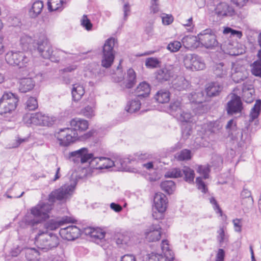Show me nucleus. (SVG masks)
<instances>
[{"label": "nucleus", "instance_id": "1", "mask_svg": "<svg viewBox=\"0 0 261 261\" xmlns=\"http://www.w3.org/2000/svg\"><path fill=\"white\" fill-rule=\"evenodd\" d=\"M52 209V204L40 202L31 209V213L24 216L22 222L27 225L34 226L39 223L41 220L48 218V214Z\"/></svg>", "mask_w": 261, "mask_h": 261}, {"label": "nucleus", "instance_id": "2", "mask_svg": "<svg viewBox=\"0 0 261 261\" xmlns=\"http://www.w3.org/2000/svg\"><path fill=\"white\" fill-rule=\"evenodd\" d=\"M33 46L43 58L49 59L54 62H58L60 61L61 53L69 54L59 49L54 50L49 41L45 36H42L35 41Z\"/></svg>", "mask_w": 261, "mask_h": 261}, {"label": "nucleus", "instance_id": "3", "mask_svg": "<svg viewBox=\"0 0 261 261\" xmlns=\"http://www.w3.org/2000/svg\"><path fill=\"white\" fill-rule=\"evenodd\" d=\"M18 97L11 92H5L0 98V115L10 121L18 102Z\"/></svg>", "mask_w": 261, "mask_h": 261}, {"label": "nucleus", "instance_id": "4", "mask_svg": "<svg viewBox=\"0 0 261 261\" xmlns=\"http://www.w3.org/2000/svg\"><path fill=\"white\" fill-rule=\"evenodd\" d=\"M69 159L74 163L84 164L89 162L91 168L98 169L100 168L99 162L101 161V157H94L93 153H89L88 149L84 147L70 152Z\"/></svg>", "mask_w": 261, "mask_h": 261}, {"label": "nucleus", "instance_id": "5", "mask_svg": "<svg viewBox=\"0 0 261 261\" xmlns=\"http://www.w3.org/2000/svg\"><path fill=\"white\" fill-rule=\"evenodd\" d=\"M35 243L39 249L47 251L58 246L59 238L56 234L39 230L35 237Z\"/></svg>", "mask_w": 261, "mask_h": 261}, {"label": "nucleus", "instance_id": "6", "mask_svg": "<svg viewBox=\"0 0 261 261\" xmlns=\"http://www.w3.org/2000/svg\"><path fill=\"white\" fill-rule=\"evenodd\" d=\"M5 58L9 64L17 66L20 68L27 67L31 63L29 54L20 51L8 52Z\"/></svg>", "mask_w": 261, "mask_h": 261}, {"label": "nucleus", "instance_id": "7", "mask_svg": "<svg viewBox=\"0 0 261 261\" xmlns=\"http://www.w3.org/2000/svg\"><path fill=\"white\" fill-rule=\"evenodd\" d=\"M115 39L111 38L106 41L103 46L101 62V66L106 68L110 67L113 63L115 55Z\"/></svg>", "mask_w": 261, "mask_h": 261}, {"label": "nucleus", "instance_id": "8", "mask_svg": "<svg viewBox=\"0 0 261 261\" xmlns=\"http://www.w3.org/2000/svg\"><path fill=\"white\" fill-rule=\"evenodd\" d=\"M74 186L72 184H65L60 188L53 191L48 195V200L54 206V203L56 200H66L73 193Z\"/></svg>", "mask_w": 261, "mask_h": 261}, {"label": "nucleus", "instance_id": "9", "mask_svg": "<svg viewBox=\"0 0 261 261\" xmlns=\"http://www.w3.org/2000/svg\"><path fill=\"white\" fill-rule=\"evenodd\" d=\"M61 146H68L76 140L78 137L75 130L69 127L61 128L55 134Z\"/></svg>", "mask_w": 261, "mask_h": 261}, {"label": "nucleus", "instance_id": "10", "mask_svg": "<svg viewBox=\"0 0 261 261\" xmlns=\"http://www.w3.org/2000/svg\"><path fill=\"white\" fill-rule=\"evenodd\" d=\"M184 63L186 68L192 70H201L205 68L202 58L195 54L186 55L184 58Z\"/></svg>", "mask_w": 261, "mask_h": 261}, {"label": "nucleus", "instance_id": "11", "mask_svg": "<svg viewBox=\"0 0 261 261\" xmlns=\"http://www.w3.org/2000/svg\"><path fill=\"white\" fill-rule=\"evenodd\" d=\"M198 38L199 44H201L206 48H212L218 44L216 36L211 29L202 31L198 35Z\"/></svg>", "mask_w": 261, "mask_h": 261}, {"label": "nucleus", "instance_id": "12", "mask_svg": "<svg viewBox=\"0 0 261 261\" xmlns=\"http://www.w3.org/2000/svg\"><path fill=\"white\" fill-rule=\"evenodd\" d=\"M243 109V103L240 97L235 94H232L231 95V99L227 102L226 107L227 114L229 115H232L241 113Z\"/></svg>", "mask_w": 261, "mask_h": 261}, {"label": "nucleus", "instance_id": "13", "mask_svg": "<svg viewBox=\"0 0 261 261\" xmlns=\"http://www.w3.org/2000/svg\"><path fill=\"white\" fill-rule=\"evenodd\" d=\"M217 16V21L221 20L225 16H232L234 14L233 9L226 3H220L218 4L214 12Z\"/></svg>", "mask_w": 261, "mask_h": 261}, {"label": "nucleus", "instance_id": "14", "mask_svg": "<svg viewBox=\"0 0 261 261\" xmlns=\"http://www.w3.org/2000/svg\"><path fill=\"white\" fill-rule=\"evenodd\" d=\"M31 121L36 125L49 126L54 124L56 118L49 117L41 113H37L31 117Z\"/></svg>", "mask_w": 261, "mask_h": 261}, {"label": "nucleus", "instance_id": "15", "mask_svg": "<svg viewBox=\"0 0 261 261\" xmlns=\"http://www.w3.org/2000/svg\"><path fill=\"white\" fill-rule=\"evenodd\" d=\"M61 236L68 241H72L77 238L81 234V230L75 225H70L60 230Z\"/></svg>", "mask_w": 261, "mask_h": 261}, {"label": "nucleus", "instance_id": "16", "mask_svg": "<svg viewBox=\"0 0 261 261\" xmlns=\"http://www.w3.org/2000/svg\"><path fill=\"white\" fill-rule=\"evenodd\" d=\"M76 220L71 217L64 216L61 218H58L56 220H50L45 224V227L51 230H56L62 225L68 223H74Z\"/></svg>", "mask_w": 261, "mask_h": 261}, {"label": "nucleus", "instance_id": "17", "mask_svg": "<svg viewBox=\"0 0 261 261\" xmlns=\"http://www.w3.org/2000/svg\"><path fill=\"white\" fill-rule=\"evenodd\" d=\"M154 208L161 213H164L167 206V198L165 194L156 193L153 199Z\"/></svg>", "mask_w": 261, "mask_h": 261}, {"label": "nucleus", "instance_id": "18", "mask_svg": "<svg viewBox=\"0 0 261 261\" xmlns=\"http://www.w3.org/2000/svg\"><path fill=\"white\" fill-rule=\"evenodd\" d=\"M173 69L172 65H168L158 70L156 72V80L160 82L170 80L174 75Z\"/></svg>", "mask_w": 261, "mask_h": 261}, {"label": "nucleus", "instance_id": "19", "mask_svg": "<svg viewBox=\"0 0 261 261\" xmlns=\"http://www.w3.org/2000/svg\"><path fill=\"white\" fill-rule=\"evenodd\" d=\"M118 82H121L120 86L122 88H132L136 82V75L135 71L132 68H129L127 70V74L125 77L123 78L122 81L120 80L118 81Z\"/></svg>", "mask_w": 261, "mask_h": 261}, {"label": "nucleus", "instance_id": "20", "mask_svg": "<svg viewBox=\"0 0 261 261\" xmlns=\"http://www.w3.org/2000/svg\"><path fill=\"white\" fill-rule=\"evenodd\" d=\"M161 227L158 224H153L145 232L146 238L149 242L159 241L161 236Z\"/></svg>", "mask_w": 261, "mask_h": 261}, {"label": "nucleus", "instance_id": "21", "mask_svg": "<svg viewBox=\"0 0 261 261\" xmlns=\"http://www.w3.org/2000/svg\"><path fill=\"white\" fill-rule=\"evenodd\" d=\"M226 128L228 130L229 135L232 137L238 139L240 138L243 140V132L241 129H238L236 122L233 119L230 120L226 126Z\"/></svg>", "mask_w": 261, "mask_h": 261}, {"label": "nucleus", "instance_id": "22", "mask_svg": "<svg viewBox=\"0 0 261 261\" xmlns=\"http://www.w3.org/2000/svg\"><path fill=\"white\" fill-rule=\"evenodd\" d=\"M183 45L187 48H195L199 46L198 36L188 35L181 40Z\"/></svg>", "mask_w": 261, "mask_h": 261}, {"label": "nucleus", "instance_id": "23", "mask_svg": "<svg viewBox=\"0 0 261 261\" xmlns=\"http://www.w3.org/2000/svg\"><path fill=\"white\" fill-rule=\"evenodd\" d=\"M71 128L77 130L84 131L88 127V122L87 120L81 118H74L70 121Z\"/></svg>", "mask_w": 261, "mask_h": 261}, {"label": "nucleus", "instance_id": "24", "mask_svg": "<svg viewBox=\"0 0 261 261\" xmlns=\"http://www.w3.org/2000/svg\"><path fill=\"white\" fill-rule=\"evenodd\" d=\"M35 86V82L32 77L22 78L19 81V90L22 93H26L32 90Z\"/></svg>", "mask_w": 261, "mask_h": 261}, {"label": "nucleus", "instance_id": "25", "mask_svg": "<svg viewBox=\"0 0 261 261\" xmlns=\"http://www.w3.org/2000/svg\"><path fill=\"white\" fill-rule=\"evenodd\" d=\"M150 92V87L149 85L145 82L141 83L135 90L136 95L137 97H146Z\"/></svg>", "mask_w": 261, "mask_h": 261}, {"label": "nucleus", "instance_id": "26", "mask_svg": "<svg viewBox=\"0 0 261 261\" xmlns=\"http://www.w3.org/2000/svg\"><path fill=\"white\" fill-rule=\"evenodd\" d=\"M85 233L93 239L94 241L102 240L105 237V232L99 228L89 227L85 229Z\"/></svg>", "mask_w": 261, "mask_h": 261}, {"label": "nucleus", "instance_id": "27", "mask_svg": "<svg viewBox=\"0 0 261 261\" xmlns=\"http://www.w3.org/2000/svg\"><path fill=\"white\" fill-rule=\"evenodd\" d=\"M222 89V86L218 83L213 82L208 85L205 89V91L208 96L214 97L218 96Z\"/></svg>", "mask_w": 261, "mask_h": 261}, {"label": "nucleus", "instance_id": "28", "mask_svg": "<svg viewBox=\"0 0 261 261\" xmlns=\"http://www.w3.org/2000/svg\"><path fill=\"white\" fill-rule=\"evenodd\" d=\"M245 71L241 67L233 68L232 69L231 78L233 81L238 83L246 79Z\"/></svg>", "mask_w": 261, "mask_h": 261}, {"label": "nucleus", "instance_id": "29", "mask_svg": "<svg viewBox=\"0 0 261 261\" xmlns=\"http://www.w3.org/2000/svg\"><path fill=\"white\" fill-rule=\"evenodd\" d=\"M189 82L183 76L177 77L173 82L172 86L178 91L186 90L189 87Z\"/></svg>", "mask_w": 261, "mask_h": 261}, {"label": "nucleus", "instance_id": "30", "mask_svg": "<svg viewBox=\"0 0 261 261\" xmlns=\"http://www.w3.org/2000/svg\"><path fill=\"white\" fill-rule=\"evenodd\" d=\"M43 8V3L41 1L35 2L29 11V15L32 18L37 17L42 12Z\"/></svg>", "mask_w": 261, "mask_h": 261}, {"label": "nucleus", "instance_id": "31", "mask_svg": "<svg viewBox=\"0 0 261 261\" xmlns=\"http://www.w3.org/2000/svg\"><path fill=\"white\" fill-rule=\"evenodd\" d=\"M85 92V89L82 85L79 84L73 85L71 93L74 101H77L80 100Z\"/></svg>", "mask_w": 261, "mask_h": 261}, {"label": "nucleus", "instance_id": "32", "mask_svg": "<svg viewBox=\"0 0 261 261\" xmlns=\"http://www.w3.org/2000/svg\"><path fill=\"white\" fill-rule=\"evenodd\" d=\"M184 108V106L181 102L177 100L170 103L169 107V111L171 115L176 118Z\"/></svg>", "mask_w": 261, "mask_h": 261}, {"label": "nucleus", "instance_id": "33", "mask_svg": "<svg viewBox=\"0 0 261 261\" xmlns=\"http://www.w3.org/2000/svg\"><path fill=\"white\" fill-rule=\"evenodd\" d=\"M243 98L245 102L247 103H251L253 100V94L254 93L252 85H249L247 87L244 85L242 89Z\"/></svg>", "mask_w": 261, "mask_h": 261}, {"label": "nucleus", "instance_id": "34", "mask_svg": "<svg viewBox=\"0 0 261 261\" xmlns=\"http://www.w3.org/2000/svg\"><path fill=\"white\" fill-rule=\"evenodd\" d=\"M65 2L64 0H49L47 2L49 11H61Z\"/></svg>", "mask_w": 261, "mask_h": 261}, {"label": "nucleus", "instance_id": "35", "mask_svg": "<svg viewBox=\"0 0 261 261\" xmlns=\"http://www.w3.org/2000/svg\"><path fill=\"white\" fill-rule=\"evenodd\" d=\"M163 191L168 194H172L176 189L175 182L172 180H165L162 181L160 185Z\"/></svg>", "mask_w": 261, "mask_h": 261}, {"label": "nucleus", "instance_id": "36", "mask_svg": "<svg viewBox=\"0 0 261 261\" xmlns=\"http://www.w3.org/2000/svg\"><path fill=\"white\" fill-rule=\"evenodd\" d=\"M217 240L220 246L223 247L224 244H227L229 241V236L225 233L224 227H221L217 231Z\"/></svg>", "mask_w": 261, "mask_h": 261}, {"label": "nucleus", "instance_id": "37", "mask_svg": "<svg viewBox=\"0 0 261 261\" xmlns=\"http://www.w3.org/2000/svg\"><path fill=\"white\" fill-rule=\"evenodd\" d=\"M191 103H201L205 100L203 93L202 91L193 92L188 96Z\"/></svg>", "mask_w": 261, "mask_h": 261}, {"label": "nucleus", "instance_id": "38", "mask_svg": "<svg viewBox=\"0 0 261 261\" xmlns=\"http://www.w3.org/2000/svg\"><path fill=\"white\" fill-rule=\"evenodd\" d=\"M182 176L184 175V179L186 182L192 183L195 177L194 171L187 166H184L181 169Z\"/></svg>", "mask_w": 261, "mask_h": 261}, {"label": "nucleus", "instance_id": "39", "mask_svg": "<svg viewBox=\"0 0 261 261\" xmlns=\"http://www.w3.org/2000/svg\"><path fill=\"white\" fill-rule=\"evenodd\" d=\"M138 98L139 97H136L127 102L126 107V110L128 112L131 113H135L140 109L141 102L138 99Z\"/></svg>", "mask_w": 261, "mask_h": 261}, {"label": "nucleus", "instance_id": "40", "mask_svg": "<svg viewBox=\"0 0 261 261\" xmlns=\"http://www.w3.org/2000/svg\"><path fill=\"white\" fill-rule=\"evenodd\" d=\"M228 68L222 63L217 64L214 68V73L218 77H224L228 73Z\"/></svg>", "mask_w": 261, "mask_h": 261}, {"label": "nucleus", "instance_id": "41", "mask_svg": "<svg viewBox=\"0 0 261 261\" xmlns=\"http://www.w3.org/2000/svg\"><path fill=\"white\" fill-rule=\"evenodd\" d=\"M155 99L160 103L168 102L170 100V93L166 90H161L156 93Z\"/></svg>", "mask_w": 261, "mask_h": 261}, {"label": "nucleus", "instance_id": "42", "mask_svg": "<svg viewBox=\"0 0 261 261\" xmlns=\"http://www.w3.org/2000/svg\"><path fill=\"white\" fill-rule=\"evenodd\" d=\"M242 203L247 205H252L253 199L251 196V192L246 189H244L241 192Z\"/></svg>", "mask_w": 261, "mask_h": 261}, {"label": "nucleus", "instance_id": "43", "mask_svg": "<svg viewBox=\"0 0 261 261\" xmlns=\"http://www.w3.org/2000/svg\"><path fill=\"white\" fill-rule=\"evenodd\" d=\"M192 117V114L184 107L181 112L179 113V115L176 118L181 122H190Z\"/></svg>", "mask_w": 261, "mask_h": 261}, {"label": "nucleus", "instance_id": "44", "mask_svg": "<svg viewBox=\"0 0 261 261\" xmlns=\"http://www.w3.org/2000/svg\"><path fill=\"white\" fill-rule=\"evenodd\" d=\"M161 61L156 58L150 57L145 60V66L148 68H156L160 67Z\"/></svg>", "mask_w": 261, "mask_h": 261}, {"label": "nucleus", "instance_id": "45", "mask_svg": "<svg viewBox=\"0 0 261 261\" xmlns=\"http://www.w3.org/2000/svg\"><path fill=\"white\" fill-rule=\"evenodd\" d=\"M261 108V100H257L253 107L252 108L250 116L251 120L257 118L259 115Z\"/></svg>", "mask_w": 261, "mask_h": 261}, {"label": "nucleus", "instance_id": "46", "mask_svg": "<svg viewBox=\"0 0 261 261\" xmlns=\"http://www.w3.org/2000/svg\"><path fill=\"white\" fill-rule=\"evenodd\" d=\"M191 158V151L188 149H183L175 155V158L180 161L188 160H190Z\"/></svg>", "mask_w": 261, "mask_h": 261}, {"label": "nucleus", "instance_id": "47", "mask_svg": "<svg viewBox=\"0 0 261 261\" xmlns=\"http://www.w3.org/2000/svg\"><path fill=\"white\" fill-rule=\"evenodd\" d=\"M165 176L167 178H178L182 177V171L179 168H175L166 172Z\"/></svg>", "mask_w": 261, "mask_h": 261}, {"label": "nucleus", "instance_id": "48", "mask_svg": "<svg viewBox=\"0 0 261 261\" xmlns=\"http://www.w3.org/2000/svg\"><path fill=\"white\" fill-rule=\"evenodd\" d=\"M25 109L33 111L38 108V102L35 97H30L25 102Z\"/></svg>", "mask_w": 261, "mask_h": 261}, {"label": "nucleus", "instance_id": "49", "mask_svg": "<svg viewBox=\"0 0 261 261\" xmlns=\"http://www.w3.org/2000/svg\"><path fill=\"white\" fill-rule=\"evenodd\" d=\"M38 255V251L34 248H28L25 252V256L28 261L34 260Z\"/></svg>", "mask_w": 261, "mask_h": 261}, {"label": "nucleus", "instance_id": "50", "mask_svg": "<svg viewBox=\"0 0 261 261\" xmlns=\"http://www.w3.org/2000/svg\"><path fill=\"white\" fill-rule=\"evenodd\" d=\"M209 131L214 134H217L222 129V125L219 121L211 122L208 125Z\"/></svg>", "mask_w": 261, "mask_h": 261}, {"label": "nucleus", "instance_id": "51", "mask_svg": "<svg viewBox=\"0 0 261 261\" xmlns=\"http://www.w3.org/2000/svg\"><path fill=\"white\" fill-rule=\"evenodd\" d=\"M251 72L255 76L261 77V62L256 61L253 63Z\"/></svg>", "mask_w": 261, "mask_h": 261}, {"label": "nucleus", "instance_id": "52", "mask_svg": "<svg viewBox=\"0 0 261 261\" xmlns=\"http://www.w3.org/2000/svg\"><path fill=\"white\" fill-rule=\"evenodd\" d=\"M223 32L224 34H230L231 36H236L239 39H240L243 36L242 32L241 31L233 30L229 27L225 28Z\"/></svg>", "mask_w": 261, "mask_h": 261}, {"label": "nucleus", "instance_id": "53", "mask_svg": "<svg viewBox=\"0 0 261 261\" xmlns=\"http://www.w3.org/2000/svg\"><path fill=\"white\" fill-rule=\"evenodd\" d=\"M197 171L200 173L201 175L202 176L204 179H207L208 178V174L210 171V167L208 166H199Z\"/></svg>", "mask_w": 261, "mask_h": 261}, {"label": "nucleus", "instance_id": "54", "mask_svg": "<svg viewBox=\"0 0 261 261\" xmlns=\"http://www.w3.org/2000/svg\"><path fill=\"white\" fill-rule=\"evenodd\" d=\"M181 47V43L178 41H174L170 42L167 46V49L171 52L175 53Z\"/></svg>", "mask_w": 261, "mask_h": 261}, {"label": "nucleus", "instance_id": "55", "mask_svg": "<svg viewBox=\"0 0 261 261\" xmlns=\"http://www.w3.org/2000/svg\"><path fill=\"white\" fill-rule=\"evenodd\" d=\"M81 25L87 31L91 30L93 24L91 22L89 19L88 18L87 16L84 15L81 20Z\"/></svg>", "mask_w": 261, "mask_h": 261}, {"label": "nucleus", "instance_id": "56", "mask_svg": "<svg viewBox=\"0 0 261 261\" xmlns=\"http://www.w3.org/2000/svg\"><path fill=\"white\" fill-rule=\"evenodd\" d=\"M196 182L198 189L201 190L203 193H205L207 191V189L205 183L202 180V178L201 177H197L196 179Z\"/></svg>", "mask_w": 261, "mask_h": 261}, {"label": "nucleus", "instance_id": "57", "mask_svg": "<svg viewBox=\"0 0 261 261\" xmlns=\"http://www.w3.org/2000/svg\"><path fill=\"white\" fill-rule=\"evenodd\" d=\"M148 261H166L162 254L151 253L149 255Z\"/></svg>", "mask_w": 261, "mask_h": 261}, {"label": "nucleus", "instance_id": "58", "mask_svg": "<svg viewBox=\"0 0 261 261\" xmlns=\"http://www.w3.org/2000/svg\"><path fill=\"white\" fill-rule=\"evenodd\" d=\"M192 132V128L190 125H186L182 129V137L187 140L190 136Z\"/></svg>", "mask_w": 261, "mask_h": 261}, {"label": "nucleus", "instance_id": "59", "mask_svg": "<svg viewBox=\"0 0 261 261\" xmlns=\"http://www.w3.org/2000/svg\"><path fill=\"white\" fill-rule=\"evenodd\" d=\"M83 114L87 118H91L94 116L93 107L88 106L83 111Z\"/></svg>", "mask_w": 261, "mask_h": 261}, {"label": "nucleus", "instance_id": "60", "mask_svg": "<svg viewBox=\"0 0 261 261\" xmlns=\"http://www.w3.org/2000/svg\"><path fill=\"white\" fill-rule=\"evenodd\" d=\"M101 161L103 162V169H108L114 166V162L109 158L101 157Z\"/></svg>", "mask_w": 261, "mask_h": 261}, {"label": "nucleus", "instance_id": "61", "mask_svg": "<svg viewBox=\"0 0 261 261\" xmlns=\"http://www.w3.org/2000/svg\"><path fill=\"white\" fill-rule=\"evenodd\" d=\"M159 0H151L150 11L153 13H156L160 11Z\"/></svg>", "mask_w": 261, "mask_h": 261}, {"label": "nucleus", "instance_id": "62", "mask_svg": "<svg viewBox=\"0 0 261 261\" xmlns=\"http://www.w3.org/2000/svg\"><path fill=\"white\" fill-rule=\"evenodd\" d=\"M28 138H21L18 136L16 137L15 142L12 144L11 148H14L18 147L21 144L28 141Z\"/></svg>", "mask_w": 261, "mask_h": 261}, {"label": "nucleus", "instance_id": "63", "mask_svg": "<svg viewBox=\"0 0 261 261\" xmlns=\"http://www.w3.org/2000/svg\"><path fill=\"white\" fill-rule=\"evenodd\" d=\"M210 202L213 205L214 209L216 211L217 213L220 214V216H222V211L220 207L219 204H218L216 200L214 197H211L210 198Z\"/></svg>", "mask_w": 261, "mask_h": 261}, {"label": "nucleus", "instance_id": "64", "mask_svg": "<svg viewBox=\"0 0 261 261\" xmlns=\"http://www.w3.org/2000/svg\"><path fill=\"white\" fill-rule=\"evenodd\" d=\"M120 261H136V258L132 254H126L121 257Z\"/></svg>", "mask_w": 261, "mask_h": 261}]
</instances>
